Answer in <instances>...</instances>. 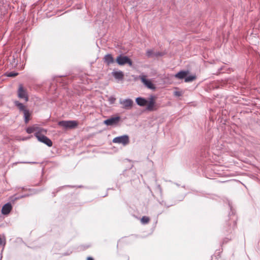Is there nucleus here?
I'll return each instance as SVG.
<instances>
[{"label":"nucleus","instance_id":"nucleus-26","mask_svg":"<svg viewBox=\"0 0 260 260\" xmlns=\"http://www.w3.org/2000/svg\"><path fill=\"white\" fill-rule=\"evenodd\" d=\"M86 260H94V259H93V257H90V256H89V257H88L87 258V259H86Z\"/></svg>","mask_w":260,"mask_h":260},{"label":"nucleus","instance_id":"nucleus-29","mask_svg":"<svg viewBox=\"0 0 260 260\" xmlns=\"http://www.w3.org/2000/svg\"><path fill=\"white\" fill-rule=\"evenodd\" d=\"M233 225H235L236 223H235V221H233Z\"/></svg>","mask_w":260,"mask_h":260},{"label":"nucleus","instance_id":"nucleus-20","mask_svg":"<svg viewBox=\"0 0 260 260\" xmlns=\"http://www.w3.org/2000/svg\"><path fill=\"white\" fill-rule=\"evenodd\" d=\"M146 55L148 57H150L152 56L153 55H154V53L152 50L149 49L147 50L146 51Z\"/></svg>","mask_w":260,"mask_h":260},{"label":"nucleus","instance_id":"nucleus-23","mask_svg":"<svg viewBox=\"0 0 260 260\" xmlns=\"http://www.w3.org/2000/svg\"><path fill=\"white\" fill-rule=\"evenodd\" d=\"M164 55V53L162 52H157L154 54V55L155 56H162Z\"/></svg>","mask_w":260,"mask_h":260},{"label":"nucleus","instance_id":"nucleus-12","mask_svg":"<svg viewBox=\"0 0 260 260\" xmlns=\"http://www.w3.org/2000/svg\"><path fill=\"white\" fill-rule=\"evenodd\" d=\"M136 102L139 106L143 107L147 105L148 101L143 98L138 97L136 98Z\"/></svg>","mask_w":260,"mask_h":260},{"label":"nucleus","instance_id":"nucleus-18","mask_svg":"<svg viewBox=\"0 0 260 260\" xmlns=\"http://www.w3.org/2000/svg\"><path fill=\"white\" fill-rule=\"evenodd\" d=\"M149 221H150L149 217L146 216H143L141 219V222L143 224H147L149 222Z\"/></svg>","mask_w":260,"mask_h":260},{"label":"nucleus","instance_id":"nucleus-15","mask_svg":"<svg viewBox=\"0 0 260 260\" xmlns=\"http://www.w3.org/2000/svg\"><path fill=\"white\" fill-rule=\"evenodd\" d=\"M104 59L105 62L108 65L113 63L114 62V58L111 54L106 55Z\"/></svg>","mask_w":260,"mask_h":260},{"label":"nucleus","instance_id":"nucleus-8","mask_svg":"<svg viewBox=\"0 0 260 260\" xmlns=\"http://www.w3.org/2000/svg\"><path fill=\"white\" fill-rule=\"evenodd\" d=\"M120 116L112 117L108 118L104 121V123L107 125L113 126L117 125L120 121Z\"/></svg>","mask_w":260,"mask_h":260},{"label":"nucleus","instance_id":"nucleus-6","mask_svg":"<svg viewBox=\"0 0 260 260\" xmlns=\"http://www.w3.org/2000/svg\"><path fill=\"white\" fill-rule=\"evenodd\" d=\"M112 142L114 143L121 144L126 146L129 143V138L128 135H125L114 138Z\"/></svg>","mask_w":260,"mask_h":260},{"label":"nucleus","instance_id":"nucleus-31","mask_svg":"<svg viewBox=\"0 0 260 260\" xmlns=\"http://www.w3.org/2000/svg\"><path fill=\"white\" fill-rule=\"evenodd\" d=\"M6 244V241H4V245H5Z\"/></svg>","mask_w":260,"mask_h":260},{"label":"nucleus","instance_id":"nucleus-24","mask_svg":"<svg viewBox=\"0 0 260 260\" xmlns=\"http://www.w3.org/2000/svg\"><path fill=\"white\" fill-rule=\"evenodd\" d=\"M88 247H89V246L82 245L81 246V249L82 250H84V249H86V248H87Z\"/></svg>","mask_w":260,"mask_h":260},{"label":"nucleus","instance_id":"nucleus-5","mask_svg":"<svg viewBox=\"0 0 260 260\" xmlns=\"http://www.w3.org/2000/svg\"><path fill=\"white\" fill-rule=\"evenodd\" d=\"M116 61L120 66H123L125 64H128L130 67L133 66V62L131 59L128 57L121 54L117 57Z\"/></svg>","mask_w":260,"mask_h":260},{"label":"nucleus","instance_id":"nucleus-33","mask_svg":"<svg viewBox=\"0 0 260 260\" xmlns=\"http://www.w3.org/2000/svg\"><path fill=\"white\" fill-rule=\"evenodd\" d=\"M42 131H43V129H42V130H41V131H40V133H41V132H42Z\"/></svg>","mask_w":260,"mask_h":260},{"label":"nucleus","instance_id":"nucleus-13","mask_svg":"<svg viewBox=\"0 0 260 260\" xmlns=\"http://www.w3.org/2000/svg\"><path fill=\"white\" fill-rule=\"evenodd\" d=\"M188 74L187 71H181L175 75V77L179 79H183L185 78Z\"/></svg>","mask_w":260,"mask_h":260},{"label":"nucleus","instance_id":"nucleus-21","mask_svg":"<svg viewBox=\"0 0 260 260\" xmlns=\"http://www.w3.org/2000/svg\"><path fill=\"white\" fill-rule=\"evenodd\" d=\"M17 75H18V73H15V72H10V73H9L7 74V76L8 77H14L16 76Z\"/></svg>","mask_w":260,"mask_h":260},{"label":"nucleus","instance_id":"nucleus-1","mask_svg":"<svg viewBox=\"0 0 260 260\" xmlns=\"http://www.w3.org/2000/svg\"><path fill=\"white\" fill-rule=\"evenodd\" d=\"M14 105L18 108L20 111L23 112L24 122L25 123H27L30 119V113L29 111L26 108L25 106L22 103L19 101H15Z\"/></svg>","mask_w":260,"mask_h":260},{"label":"nucleus","instance_id":"nucleus-28","mask_svg":"<svg viewBox=\"0 0 260 260\" xmlns=\"http://www.w3.org/2000/svg\"><path fill=\"white\" fill-rule=\"evenodd\" d=\"M3 244L2 239L0 238V245Z\"/></svg>","mask_w":260,"mask_h":260},{"label":"nucleus","instance_id":"nucleus-11","mask_svg":"<svg viewBox=\"0 0 260 260\" xmlns=\"http://www.w3.org/2000/svg\"><path fill=\"white\" fill-rule=\"evenodd\" d=\"M12 205L10 203H8L4 205L2 209V213L4 215L8 214L12 210Z\"/></svg>","mask_w":260,"mask_h":260},{"label":"nucleus","instance_id":"nucleus-32","mask_svg":"<svg viewBox=\"0 0 260 260\" xmlns=\"http://www.w3.org/2000/svg\"><path fill=\"white\" fill-rule=\"evenodd\" d=\"M42 131H43V129H42V130H41V131H40V133H41V132H42Z\"/></svg>","mask_w":260,"mask_h":260},{"label":"nucleus","instance_id":"nucleus-7","mask_svg":"<svg viewBox=\"0 0 260 260\" xmlns=\"http://www.w3.org/2000/svg\"><path fill=\"white\" fill-rule=\"evenodd\" d=\"M17 93L19 98L24 99L25 102H27L28 101V96L27 91L23 88L22 84H20L19 85Z\"/></svg>","mask_w":260,"mask_h":260},{"label":"nucleus","instance_id":"nucleus-22","mask_svg":"<svg viewBox=\"0 0 260 260\" xmlns=\"http://www.w3.org/2000/svg\"><path fill=\"white\" fill-rule=\"evenodd\" d=\"M27 196H28V195L26 194V195L20 196H18V197L14 196V197H13V198H14V200H18V199H20L21 198H24V197H27Z\"/></svg>","mask_w":260,"mask_h":260},{"label":"nucleus","instance_id":"nucleus-30","mask_svg":"<svg viewBox=\"0 0 260 260\" xmlns=\"http://www.w3.org/2000/svg\"><path fill=\"white\" fill-rule=\"evenodd\" d=\"M230 231V229L229 230H226L227 232H229Z\"/></svg>","mask_w":260,"mask_h":260},{"label":"nucleus","instance_id":"nucleus-19","mask_svg":"<svg viewBox=\"0 0 260 260\" xmlns=\"http://www.w3.org/2000/svg\"><path fill=\"white\" fill-rule=\"evenodd\" d=\"M116 101V98L114 96H111L108 98V101L110 104H113Z\"/></svg>","mask_w":260,"mask_h":260},{"label":"nucleus","instance_id":"nucleus-9","mask_svg":"<svg viewBox=\"0 0 260 260\" xmlns=\"http://www.w3.org/2000/svg\"><path fill=\"white\" fill-rule=\"evenodd\" d=\"M119 103L122 105V108L129 109L133 106L134 102L130 99H126L125 100L120 99Z\"/></svg>","mask_w":260,"mask_h":260},{"label":"nucleus","instance_id":"nucleus-17","mask_svg":"<svg viewBox=\"0 0 260 260\" xmlns=\"http://www.w3.org/2000/svg\"><path fill=\"white\" fill-rule=\"evenodd\" d=\"M37 128L38 127H37L29 126L26 129V132H27V133L30 134L34 133Z\"/></svg>","mask_w":260,"mask_h":260},{"label":"nucleus","instance_id":"nucleus-3","mask_svg":"<svg viewBox=\"0 0 260 260\" xmlns=\"http://www.w3.org/2000/svg\"><path fill=\"white\" fill-rule=\"evenodd\" d=\"M155 99V96L153 95H150L149 96L148 100H147L148 103L146 105V110L148 111H156L158 109V106L156 104Z\"/></svg>","mask_w":260,"mask_h":260},{"label":"nucleus","instance_id":"nucleus-27","mask_svg":"<svg viewBox=\"0 0 260 260\" xmlns=\"http://www.w3.org/2000/svg\"><path fill=\"white\" fill-rule=\"evenodd\" d=\"M23 163L36 164V162H24Z\"/></svg>","mask_w":260,"mask_h":260},{"label":"nucleus","instance_id":"nucleus-14","mask_svg":"<svg viewBox=\"0 0 260 260\" xmlns=\"http://www.w3.org/2000/svg\"><path fill=\"white\" fill-rule=\"evenodd\" d=\"M113 77L118 80H122L123 78V73L121 71H115L112 72Z\"/></svg>","mask_w":260,"mask_h":260},{"label":"nucleus","instance_id":"nucleus-4","mask_svg":"<svg viewBox=\"0 0 260 260\" xmlns=\"http://www.w3.org/2000/svg\"><path fill=\"white\" fill-rule=\"evenodd\" d=\"M35 136L37 138L39 141L46 144L48 147H51L52 146L51 140L47 137L41 134L40 132H36L35 134Z\"/></svg>","mask_w":260,"mask_h":260},{"label":"nucleus","instance_id":"nucleus-25","mask_svg":"<svg viewBox=\"0 0 260 260\" xmlns=\"http://www.w3.org/2000/svg\"><path fill=\"white\" fill-rule=\"evenodd\" d=\"M174 94L177 96H180L181 95L180 92L179 91H175Z\"/></svg>","mask_w":260,"mask_h":260},{"label":"nucleus","instance_id":"nucleus-2","mask_svg":"<svg viewBox=\"0 0 260 260\" xmlns=\"http://www.w3.org/2000/svg\"><path fill=\"white\" fill-rule=\"evenodd\" d=\"M57 124L65 129H69L75 128L78 123L75 120H61L59 121Z\"/></svg>","mask_w":260,"mask_h":260},{"label":"nucleus","instance_id":"nucleus-10","mask_svg":"<svg viewBox=\"0 0 260 260\" xmlns=\"http://www.w3.org/2000/svg\"><path fill=\"white\" fill-rule=\"evenodd\" d=\"M140 78L144 84L149 89H154L155 88L154 85L152 83V82L146 79L145 76H140Z\"/></svg>","mask_w":260,"mask_h":260},{"label":"nucleus","instance_id":"nucleus-16","mask_svg":"<svg viewBox=\"0 0 260 260\" xmlns=\"http://www.w3.org/2000/svg\"><path fill=\"white\" fill-rule=\"evenodd\" d=\"M196 78V76H186L184 81L185 82H190L193 81L194 80H195Z\"/></svg>","mask_w":260,"mask_h":260}]
</instances>
